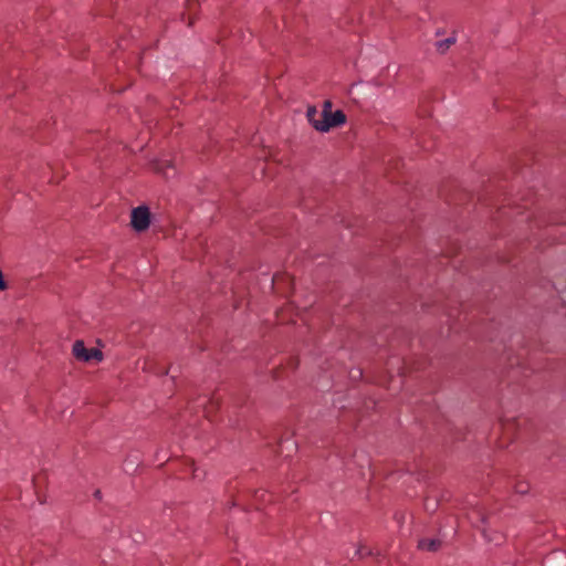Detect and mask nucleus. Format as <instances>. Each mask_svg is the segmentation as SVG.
<instances>
[{
	"mask_svg": "<svg viewBox=\"0 0 566 566\" xmlns=\"http://www.w3.org/2000/svg\"><path fill=\"white\" fill-rule=\"evenodd\" d=\"M514 489L518 494H526L528 492L530 485L527 482H517Z\"/></svg>",
	"mask_w": 566,
	"mask_h": 566,
	"instance_id": "11",
	"label": "nucleus"
},
{
	"mask_svg": "<svg viewBox=\"0 0 566 566\" xmlns=\"http://www.w3.org/2000/svg\"><path fill=\"white\" fill-rule=\"evenodd\" d=\"M266 495H268V493H266V492H264V491H262V492H256V494H255V496H256L258 499H261V500H263Z\"/></svg>",
	"mask_w": 566,
	"mask_h": 566,
	"instance_id": "14",
	"label": "nucleus"
},
{
	"mask_svg": "<svg viewBox=\"0 0 566 566\" xmlns=\"http://www.w3.org/2000/svg\"><path fill=\"white\" fill-rule=\"evenodd\" d=\"M457 39L455 36L447 38L446 40L438 41L436 43L437 50L440 53H444L451 45L455 43Z\"/></svg>",
	"mask_w": 566,
	"mask_h": 566,
	"instance_id": "7",
	"label": "nucleus"
},
{
	"mask_svg": "<svg viewBox=\"0 0 566 566\" xmlns=\"http://www.w3.org/2000/svg\"><path fill=\"white\" fill-rule=\"evenodd\" d=\"M99 494H101V492H99V491H96V492H95V496H96V497H98V496H99Z\"/></svg>",
	"mask_w": 566,
	"mask_h": 566,
	"instance_id": "17",
	"label": "nucleus"
},
{
	"mask_svg": "<svg viewBox=\"0 0 566 566\" xmlns=\"http://www.w3.org/2000/svg\"><path fill=\"white\" fill-rule=\"evenodd\" d=\"M441 545V542L439 539H428L423 538L420 539L418 543V547L422 551L428 552H436Z\"/></svg>",
	"mask_w": 566,
	"mask_h": 566,
	"instance_id": "5",
	"label": "nucleus"
},
{
	"mask_svg": "<svg viewBox=\"0 0 566 566\" xmlns=\"http://www.w3.org/2000/svg\"><path fill=\"white\" fill-rule=\"evenodd\" d=\"M510 428H511V424H506V426H505V431H509V430H510Z\"/></svg>",
	"mask_w": 566,
	"mask_h": 566,
	"instance_id": "16",
	"label": "nucleus"
},
{
	"mask_svg": "<svg viewBox=\"0 0 566 566\" xmlns=\"http://www.w3.org/2000/svg\"><path fill=\"white\" fill-rule=\"evenodd\" d=\"M6 289L2 272L0 271V291Z\"/></svg>",
	"mask_w": 566,
	"mask_h": 566,
	"instance_id": "13",
	"label": "nucleus"
},
{
	"mask_svg": "<svg viewBox=\"0 0 566 566\" xmlns=\"http://www.w3.org/2000/svg\"><path fill=\"white\" fill-rule=\"evenodd\" d=\"M150 223V213L147 207L140 206L132 211V226L136 231H145Z\"/></svg>",
	"mask_w": 566,
	"mask_h": 566,
	"instance_id": "1",
	"label": "nucleus"
},
{
	"mask_svg": "<svg viewBox=\"0 0 566 566\" xmlns=\"http://www.w3.org/2000/svg\"><path fill=\"white\" fill-rule=\"evenodd\" d=\"M331 122H325V125H321L319 132H328L333 127H337L343 125L346 122V115L343 111L332 112V116H329Z\"/></svg>",
	"mask_w": 566,
	"mask_h": 566,
	"instance_id": "2",
	"label": "nucleus"
},
{
	"mask_svg": "<svg viewBox=\"0 0 566 566\" xmlns=\"http://www.w3.org/2000/svg\"><path fill=\"white\" fill-rule=\"evenodd\" d=\"M154 170L158 174H161L164 177L169 178L170 171L175 175V167L172 163L168 159H160L153 164Z\"/></svg>",
	"mask_w": 566,
	"mask_h": 566,
	"instance_id": "3",
	"label": "nucleus"
},
{
	"mask_svg": "<svg viewBox=\"0 0 566 566\" xmlns=\"http://www.w3.org/2000/svg\"><path fill=\"white\" fill-rule=\"evenodd\" d=\"M198 3L196 0H188L187 1V11H188V15H189V25L192 24V18H191V14L193 13V11L196 10Z\"/></svg>",
	"mask_w": 566,
	"mask_h": 566,
	"instance_id": "9",
	"label": "nucleus"
},
{
	"mask_svg": "<svg viewBox=\"0 0 566 566\" xmlns=\"http://www.w3.org/2000/svg\"><path fill=\"white\" fill-rule=\"evenodd\" d=\"M102 358H103V354H102V352L99 349L91 348L88 350V361H91V360L99 361V360H102Z\"/></svg>",
	"mask_w": 566,
	"mask_h": 566,
	"instance_id": "8",
	"label": "nucleus"
},
{
	"mask_svg": "<svg viewBox=\"0 0 566 566\" xmlns=\"http://www.w3.org/2000/svg\"><path fill=\"white\" fill-rule=\"evenodd\" d=\"M88 350L82 340H76L73 345V355L81 361H88Z\"/></svg>",
	"mask_w": 566,
	"mask_h": 566,
	"instance_id": "4",
	"label": "nucleus"
},
{
	"mask_svg": "<svg viewBox=\"0 0 566 566\" xmlns=\"http://www.w3.org/2000/svg\"><path fill=\"white\" fill-rule=\"evenodd\" d=\"M306 117L316 129V125L319 124V111L315 106H310L306 112Z\"/></svg>",
	"mask_w": 566,
	"mask_h": 566,
	"instance_id": "6",
	"label": "nucleus"
},
{
	"mask_svg": "<svg viewBox=\"0 0 566 566\" xmlns=\"http://www.w3.org/2000/svg\"><path fill=\"white\" fill-rule=\"evenodd\" d=\"M329 116H332V112H319V124L316 125V130L319 132L321 125H325V122H331Z\"/></svg>",
	"mask_w": 566,
	"mask_h": 566,
	"instance_id": "10",
	"label": "nucleus"
},
{
	"mask_svg": "<svg viewBox=\"0 0 566 566\" xmlns=\"http://www.w3.org/2000/svg\"><path fill=\"white\" fill-rule=\"evenodd\" d=\"M193 476L199 478L198 469H193Z\"/></svg>",
	"mask_w": 566,
	"mask_h": 566,
	"instance_id": "15",
	"label": "nucleus"
},
{
	"mask_svg": "<svg viewBox=\"0 0 566 566\" xmlns=\"http://www.w3.org/2000/svg\"><path fill=\"white\" fill-rule=\"evenodd\" d=\"M324 112H332V102L331 101H325L324 104H323V109Z\"/></svg>",
	"mask_w": 566,
	"mask_h": 566,
	"instance_id": "12",
	"label": "nucleus"
}]
</instances>
